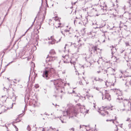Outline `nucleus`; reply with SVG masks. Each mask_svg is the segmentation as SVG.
<instances>
[{
  "mask_svg": "<svg viewBox=\"0 0 131 131\" xmlns=\"http://www.w3.org/2000/svg\"><path fill=\"white\" fill-rule=\"evenodd\" d=\"M112 110V106L111 107L107 106L105 107L101 108L99 112L101 115L103 116H105L108 119L106 120V122L112 121L113 123H114V121L116 119V117L114 116L113 117L112 115H109L108 113V111Z\"/></svg>",
  "mask_w": 131,
  "mask_h": 131,
  "instance_id": "1",
  "label": "nucleus"
},
{
  "mask_svg": "<svg viewBox=\"0 0 131 131\" xmlns=\"http://www.w3.org/2000/svg\"><path fill=\"white\" fill-rule=\"evenodd\" d=\"M83 106L81 105L80 103L78 104L75 106L73 108L71 109H68L66 111V112L67 115L70 117H72L74 116H76V115L79 113V110H81L82 109Z\"/></svg>",
  "mask_w": 131,
  "mask_h": 131,
  "instance_id": "2",
  "label": "nucleus"
},
{
  "mask_svg": "<svg viewBox=\"0 0 131 131\" xmlns=\"http://www.w3.org/2000/svg\"><path fill=\"white\" fill-rule=\"evenodd\" d=\"M57 58V57H52L51 56H49V55H48L46 59V61L48 62H52L55 60Z\"/></svg>",
  "mask_w": 131,
  "mask_h": 131,
  "instance_id": "3",
  "label": "nucleus"
},
{
  "mask_svg": "<svg viewBox=\"0 0 131 131\" xmlns=\"http://www.w3.org/2000/svg\"><path fill=\"white\" fill-rule=\"evenodd\" d=\"M53 25L56 28L62 26V24L60 23V21L59 20H55L54 23Z\"/></svg>",
  "mask_w": 131,
  "mask_h": 131,
  "instance_id": "4",
  "label": "nucleus"
},
{
  "mask_svg": "<svg viewBox=\"0 0 131 131\" xmlns=\"http://www.w3.org/2000/svg\"><path fill=\"white\" fill-rule=\"evenodd\" d=\"M7 110V108L4 106H2L0 108V114L5 112Z\"/></svg>",
  "mask_w": 131,
  "mask_h": 131,
  "instance_id": "5",
  "label": "nucleus"
},
{
  "mask_svg": "<svg viewBox=\"0 0 131 131\" xmlns=\"http://www.w3.org/2000/svg\"><path fill=\"white\" fill-rule=\"evenodd\" d=\"M48 39L49 40V42H51V44H53L55 43V40L53 36H51L50 37H48Z\"/></svg>",
  "mask_w": 131,
  "mask_h": 131,
  "instance_id": "6",
  "label": "nucleus"
},
{
  "mask_svg": "<svg viewBox=\"0 0 131 131\" xmlns=\"http://www.w3.org/2000/svg\"><path fill=\"white\" fill-rule=\"evenodd\" d=\"M104 99H106L109 101L111 100V96L109 93H105V97Z\"/></svg>",
  "mask_w": 131,
  "mask_h": 131,
  "instance_id": "7",
  "label": "nucleus"
},
{
  "mask_svg": "<svg viewBox=\"0 0 131 131\" xmlns=\"http://www.w3.org/2000/svg\"><path fill=\"white\" fill-rule=\"evenodd\" d=\"M48 71L47 70H45L43 72V77H45L46 79H48Z\"/></svg>",
  "mask_w": 131,
  "mask_h": 131,
  "instance_id": "8",
  "label": "nucleus"
},
{
  "mask_svg": "<svg viewBox=\"0 0 131 131\" xmlns=\"http://www.w3.org/2000/svg\"><path fill=\"white\" fill-rule=\"evenodd\" d=\"M60 82V81L58 80H55L53 81L54 84L56 85H59Z\"/></svg>",
  "mask_w": 131,
  "mask_h": 131,
  "instance_id": "9",
  "label": "nucleus"
},
{
  "mask_svg": "<svg viewBox=\"0 0 131 131\" xmlns=\"http://www.w3.org/2000/svg\"><path fill=\"white\" fill-rule=\"evenodd\" d=\"M56 54V53L54 49H51L49 51V55H54Z\"/></svg>",
  "mask_w": 131,
  "mask_h": 131,
  "instance_id": "10",
  "label": "nucleus"
},
{
  "mask_svg": "<svg viewBox=\"0 0 131 131\" xmlns=\"http://www.w3.org/2000/svg\"><path fill=\"white\" fill-rule=\"evenodd\" d=\"M92 48V50L94 52L96 51L97 49H99L97 48V46H93Z\"/></svg>",
  "mask_w": 131,
  "mask_h": 131,
  "instance_id": "11",
  "label": "nucleus"
},
{
  "mask_svg": "<svg viewBox=\"0 0 131 131\" xmlns=\"http://www.w3.org/2000/svg\"><path fill=\"white\" fill-rule=\"evenodd\" d=\"M102 71L103 70L101 68H99L97 70V73L99 74L101 73Z\"/></svg>",
  "mask_w": 131,
  "mask_h": 131,
  "instance_id": "12",
  "label": "nucleus"
},
{
  "mask_svg": "<svg viewBox=\"0 0 131 131\" xmlns=\"http://www.w3.org/2000/svg\"><path fill=\"white\" fill-rule=\"evenodd\" d=\"M27 130H28L29 131H30L31 130V128L30 127V126H28L27 128Z\"/></svg>",
  "mask_w": 131,
  "mask_h": 131,
  "instance_id": "13",
  "label": "nucleus"
},
{
  "mask_svg": "<svg viewBox=\"0 0 131 131\" xmlns=\"http://www.w3.org/2000/svg\"><path fill=\"white\" fill-rule=\"evenodd\" d=\"M35 86L36 88H37L39 87V86L38 84H36Z\"/></svg>",
  "mask_w": 131,
  "mask_h": 131,
  "instance_id": "14",
  "label": "nucleus"
},
{
  "mask_svg": "<svg viewBox=\"0 0 131 131\" xmlns=\"http://www.w3.org/2000/svg\"><path fill=\"white\" fill-rule=\"evenodd\" d=\"M40 130L42 131H45V129L44 128H40Z\"/></svg>",
  "mask_w": 131,
  "mask_h": 131,
  "instance_id": "15",
  "label": "nucleus"
},
{
  "mask_svg": "<svg viewBox=\"0 0 131 131\" xmlns=\"http://www.w3.org/2000/svg\"><path fill=\"white\" fill-rule=\"evenodd\" d=\"M23 115V114H20L19 115V117H21Z\"/></svg>",
  "mask_w": 131,
  "mask_h": 131,
  "instance_id": "16",
  "label": "nucleus"
},
{
  "mask_svg": "<svg viewBox=\"0 0 131 131\" xmlns=\"http://www.w3.org/2000/svg\"><path fill=\"white\" fill-rule=\"evenodd\" d=\"M79 78H80V79L81 80H82V79L83 78V77H81H81H79Z\"/></svg>",
  "mask_w": 131,
  "mask_h": 131,
  "instance_id": "17",
  "label": "nucleus"
},
{
  "mask_svg": "<svg viewBox=\"0 0 131 131\" xmlns=\"http://www.w3.org/2000/svg\"><path fill=\"white\" fill-rule=\"evenodd\" d=\"M76 2H74V3H72V5H73V4H74V5H75V3H76Z\"/></svg>",
  "mask_w": 131,
  "mask_h": 131,
  "instance_id": "18",
  "label": "nucleus"
},
{
  "mask_svg": "<svg viewBox=\"0 0 131 131\" xmlns=\"http://www.w3.org/2000/svg\"><path fill=\"white\" fill-rule=\"evenodd\" d=\"M81 41V40H79L78 41V42H80V41Z\"/></svg>",
  "mask_w": 131,
  "mask_h": 131,
  "instance_id": "19",
  "label": "nucleus"
},
{
  "mask_svg": "<svg viewBox=\"0 0 131 131\" xmlns=\"http://www.w3.org/2000/svg\"><path fill=\"white\" fill-rule=\"evenodd\" d=\"M46 3L47 4V0H46Z\"/></svg>",
  "mask_w": 131,
  "mask_h": 131,
  "instance_id": "20",
  "label": "nucleus"
},
{
  "mask_svg": "<svg viewBox=\"0 0 131 131\" xmlns=\"http://www.w3.org/2000/svg\"><path fill=\"white\" fill-rule=\"evenodd\" d=\"M40 26H41V25H40Z\"/></svg>",
  "mask_w": 131,
  "mask_h": 131,
  "instance_id": "21",
  "label": "nucleus"
},
{
  "mask_svg": "<svg viewBox=\"0 0 131 131\" xmlns=\"http://www.w3.org/2000/svg\"><path fill=\"white\" fill-rule=\"evenodd\" d=\"M105 91L106 92H107V91H106V90Z\"/></svg>",
  "mask_w": 131,
  "mask_h": 131,
  "instance_id": "22",
  "label": "nucleus"
},
{
  "mask_svg": "<svg viewBox=\"0 0 131 131\" xmlns=\"http://www.w3.org/2000/svg\"><path fill=\"white\" fill-rule=\"evenodd\" d=\"M113 57V58H114H114H115V57Z\"/></svg>",
  "mask_w": 131,
  "mask_h": 131,
  "instance_id": "23",
  "label": "nucleus"
}]
</instances>
